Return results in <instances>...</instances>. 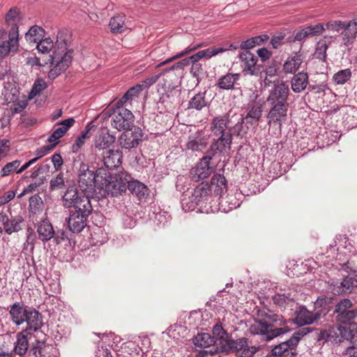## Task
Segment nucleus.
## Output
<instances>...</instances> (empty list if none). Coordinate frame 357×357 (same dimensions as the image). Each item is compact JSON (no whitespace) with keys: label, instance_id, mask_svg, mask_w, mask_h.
I'll return each mask as SVG.
<instances>
[{"label":"nucleus","instance_id":"33","mask_svg":"<svg viewBox=\"0 0 357 357\" xmlns=\"http://www.w3.org/2000/svg\"><path fill=\"white\" fill-rule=\"evenodd\" d=\"M213 335L214 339L216 338L219 342L218 345L215 347V352L221 351L225 345L231 340L229 333L223 328L221 323H217L213 328Z\"/></svg>","mask_w":357,"mask_h":357},{"label":"nucleus","instance_id":"42","mask_svg":"<svg viewBox=\"0 0 357 357\" xmlns=\"http://www.w3.org/2000/svg\"><path fill=\"white\" fill-rule=\"evenodd\" d=\"M125 17L123 15H117L111 18L109 26L112 33L123 32Z\"/></svg>","mask_w":357,"mask_h":357},{"label":"nucleus","instance_id":"46","mask_svg":"<svg viewBox=\"0 0 357 357\" xmlns=\"http://www.w3.org/2000/svg\"><path fill=\"white\" fill-rule=\"evenodd\" d=\"M245 122L244 118L242 115L240 116L237 122L234 125L231 126V139L233 136L240 137L243 138L247 133V129L243 126Z\"/></svg>","mask_w":357,"mask_h":357},{"label":"nucleus","instance_id":"18","mask_svg":"<svg viewBox=\"0 0 357 357\" xmlns=\"http://www.w3.org/2000/svg\"><path fill=\"white\" fill-rule=\"evenodd\" d=\"M19 31L18 28L14 25L10 29L8 34V40L3 41L0 44V58L6 56L10 51H16L18 43Z\"/></svg>","mask_w":357,"mask_h":357},{"label":"nucleus","instance_id":"28","mask_svg":"<svg viewBox=\"0 0 357 357\" xmlns=\"http://www.w3.org/2000/svg\"><path fill=\"white\" fill-rule=\"evenodd\" d=\"M122 153L119 151L108 149L102 154V161L108 169H113L121 164Z\"/></svg>","mask_w":357,"mask_h":357},{"label":"nucleus","instance_id":"47","mask_svg":"<svg viewBox=\"0 0 357 357\" xmlns=\"http://www.w3.org/2000/svg\"><path fill=\"white\" fill-rule=\"evenodd\" d=\"M328 48V43L325 40H320L316 46L314 56L316 59L325 61L326 59V51Z\"/></svg>","mask_w":357,"mask_h":357},{"label":"nucleus","instance_id":"8","mask_svg":"<svg viewBox=\"0 0 357 357\" xmlns=\"http://www.w3.org/2000/svg\"><path fill=\"white\" fill-rule=\"evenodd\" d=\"M258 349L259 347L249 346L246 337H241L237 340L231 339L221 351L234 352L236 357H252Z\"/></svg>","mask_w":357,"mask_h":357},{"label":"nucleus","instance_id":"58","mask_svg":"<svg viewBox=\"0 0 357 357\" xmlns=\"http://www.w3.org/2000/svg\"><path fill=\"white\" fill-rule=\"evenodd\" d=\"M54 147H55V144H49V145L39 147L33 153V155H35V157H34L35 160H36V161H38L40 158L46 155Z\"/></svg>","mask_w":357,"mask_h":357},{"label":"nucleus","instance_id":"3","mask_svg":"<svg viewBox=\"0 0 357 357\" xmlns=\"http://www.w3.org/2000/svg\"><path fill=\"white\" fill-rule=\"evenodd\" d=\"M230 113L229 111L223 115L216 116L211 123V133L218 138L213 139L210 148L220 153H225L227 150H230L232 144Z\"/></svg>","mask_w":357,"mask_h":357},{"label":"nucleus","instance_id":"36","mask_svg":"<svg viewBox=\"0 0 357 357\" xmlns=\"http://www.w3.org/2000/svg\"><path fill=\"white\" fill-rule=\"evenodd\" d=\"M343 123L347 129L357 128V107L351 105L344 107Z\"/></svg>","mask_w":357,"mask_h":357},{"label":"nucleus","instance_id":"16","mask_svg":"<svg viewBox=\"0 0 357 357\" xmlns=\"http://www.w3.org/2000/svg\"><path fill=\"white\" fill-rule=\"evenodd\" d=\"M304 54L301 48L289 55L284 61L282 70L285 74H295L303 62Z\"/></svg>","mask_w":357,"mask_h":357},{"label":"nucleus","instance_id":"26","mask_svg":"<svg viewBox=\"0 0 357 357\" xmlns=\"http://www.w3.org/2000/svg\"><path fill=\"white\" fill-rule=\"evenodd\" d=\"M194 344L196 347L200 348H210L212 347V349L209 350H205L204 352L206 354L208 353L211 354H213L215 352L214 351L215 349V347L214 344H217L214 337H212L209 333H198L193 339Z\"/></svg>","mask_w":357,"mask_h":357},{"label":"nucleus","instance_id":"14","mask_svg":"<svg viewBox=\"0 0 357 357\" xmlns=\"http://www.w3.org/2000/svg\"><path fill=\"white\" fill-rule=\"evenodd\" d=\"M351 337V331L347 326H342L338 323L330 326L321 333V337L326 341L341 342L342 339L349 340Z\"/></svg>","mask_w":357,"mask_h":357},{"label":"nucleus","instance_id":"5","mask_svg":"<svg viewBox=\"0 0 357 357\" xmlns=\"http://www.w3.org/2000/svg\"><path fill=\"white\" fill-rule=\"evenodd\" d=\"M212 195L209 183L202 182L193 190L189 199H181V206L185 212L192 211L201 202L207 200L208 196Z\"/></svg>","mask_w":357,"mask_h":357},{"label":"nucleus","instance_id":"49","mask_svg":"<svg viewBox=\"0 0 357 357\" xmlns=\"http://www.w3.org/2000/svg\"><path fill=\"white\" fill-rule=\"evenodd\" d=\"M190 72L192 76L196 79L197 85H198L205 74L202 64L199 62L192 61Z\"/></svg>","mask_w":357,"mask_h":357},{"label":"nucleus","instance_id":"25","mask_svg":"<svg viewBox=\"0 0 357 357\" xmlns=\"http://www.w3.org/2000/svg\"><path fill=\"white\" fill-rule=\"evenodd\" d=\"M75 122V121L73 118H68L59 122L56 125L59 126V127L54 130L48 137L47 142L56 146L59 143V139L66 133L68 130L74 125Z\"/></svg>","mask_w":357,"mask_h":357},{"label":"nucleus","instance_id":"11","mask_svg":"<svg viewBox=\"0 0 357 357\" xmlns=\"http://www.w3.org/2000/svg\"><path fill=\"white\" fill-rule=\"evenodd\" d=\"M353 303L347 298L338 302L335 307V320L338 324H347L357 317V310L352 309Z\"/></svg>","mask_w":357,"mask_h":357},{"label":"nucleus","instance_id":"19","mask_svg":"<svg viewBox=\"0 0 357 357\" xmlns=\"http://www.w3.org/2000/svg\"><path fill=\"white\" fill-rule=\"evenodd\" d=\"M208 144L207 138L202 132H196L189 135L186 149L192 152L202 151Z\"/></svg>","mask_w":357,"mask_h":357},{"label":"nucleus","instance_id":"63","mask_svg":"<svg viewBox=\"0 0 357 357\" xmlns=\"http://www.w3.org/2000/svg\"><path fill=\"white\" fill-rule=\"evenodd\" d=\"M155 220L158 223H167L172 220V217L167 211H160L155 214Z\"/></svg>","mask_w":357,"mask_h":357},{"label":"nucleus","instance_id":"40","mask_svg":"<svg viewBox=\"0 0 357 357\" xmlns=\"http://www.w3.org/2000/svg\"><path fill=\"white\" fill-rule=\"evenodd\" d=\"M274 304L281 308H286L287 307H292L295 303L294 296L290 293L286 294H277L273 297Z\"/></svg>","mask_w":357,"mask_h":357},{"label":"nucleus","instance_id":"32","mask_svg":"<svg viewBox=\"0 0 357 357\" xmlns=\"http://www.w3.org/2000/svg\"><path fill=\"white\" fill-rule=\"evenodd\" d=\"M294 76L291 80V87L294 92H303L309 84V76L306 72L301 71L298 73L293 74Z\"/></svg>","mask_w":357,"mask_h":357},{"label":"nucleus","instance_id":"22","mask_svg":"<svg viewBox=\"0 0 357 357\" xmlns=\"http://www.w3.org/2000/svg\"><path fill=\"white\" fill-rule=\"evenodd\" d=\"M28 307L20 302H15L10 306L9 314L15 325L20 326L25 323Z\"/></svg>","mask_w":357,"mask_h":357},{"label":"nucleus","instance_id":"54","mask_svg":"<svg viewBox=\"0 0 357 357\" xmlns=\"http://www.w3.org/2000/svg\"><path fill=\"white\" fill-rule=\"evenodd\" d=\"M45 347V339L36 340L32 343L30 352L36 357H42L44 356L43 349Z\"/></svg>","mask_w":357,"mask_h":357},{"label":"nucleus","instance_id":"27","mask_svg":"<svg viewBox=\"0 0 357 357\" xmlns=\"http://www.w3.org/2000/svg\"><path fill=\"white\" fill-rule=\"evenodd\" d=\"M345 26L342 31V41L345 46L354 43L357 36V17L349 22H345Z\"/></svg>","mask_w":357,"mask_h":357},{"label":"nucleus","instance_id":"4","mask_svg":"<svg viewBox=\"0 0 357 357\" xmlns=\"http://www.w3.org/2000/svg\"><path fill=\"white\" fill-rule=\"evenodd\" d=\"M73 50H68L65 40H57L55 43V48L52 55H50L49 61L52 65H54L48 73V77L54 79L60 74L65 72L73 60Z\"/></svg>","mask_w":357,"mask_h":357},{"label":"nucleus","instance_id":"62","mask_svg":"<svg viewBox=\"0 0 357 357\" xmlns=\"http://www.w3.org/2000/svg\"><path fill=\"white\" fill-rule=\"evenodd\" d=\"M192 59H190V56L188 58H185L182 59L181 61L175 63L173 64L170 68L166 69V71L169 70H174L175 69H183L185 66H189L190 64L192 65Z\"/></svg>","mask_w":357,"mask_h":357},{"label":"nucleus","instance_id":"1","mask_svg":"<svg viewBox=\"0 0 357 357\" xmlns=\"http://www.w3.org/2000/svg\"><path fill=\"white\" fill-rule=\"evenodd\" d=\"M287 322L282 315L267 309H261L257 310L250 331L252 334L260 335L262 340L270 341L290 331L287 326Z\"/></svg>","mask_w":357,"mask_h":357},{"label":"nucleus","instance_id":"2","mask_svg":"<svg viewBox=\"0 0 357 357\" xmlns=\"http://www.w3.org/2000/svg\"><path fill=\"white\" fill-rule=\"evenodd\" d=\"M90 197L79 190L75 185H69L62 196L66 208L73 207L66 218L67 223H86L92 212Z\"/></svg>","mask_w":357,"mask_h":357},{"label":"nucleus","instance_id":"23","mask_svg":"<svg viewBox=\"0 0 357 357\" xmlns=\"http://www.w3.org/2000/svg\"><path fill=\"white\" fill-rule=\"evenodd\" d=\"M210 190L214 196L222 197L227 191V182L222 174H215L211 179Z\"/></svg>","mask_w":357,"mask_h":357},{"label":"nucleus","instance_id":"53","mask_svg":"<svg viewBox=\"0 0 357 357\" xmlns=\"http://www.w3.org/2000/svg\"><path fill=\"white\" fill-rule=\"evenodd\" d=\"M354 287H357V275L355 278L347 276L343 279V289L342 291L339 289L337 294L351 293Z\"/></svg>","mask_w":357,"mask_h":357},{"label":"nucleus","instance_id":"34","mask_svg":"<svg viewBox=\"0 0 357 357\" xmlns=\"http://www.w3.org/2000/svg\"><path fill=\"white\" fill-rule=\"evenodd\" d=\"M241 75L239 73H227L226 75L220 77L218 82L217 86L223 90H233L236 89V84L239 80Z\"/></svg>","mask_w":357,"mask_h":357},{"label":"nucleus","instance_id":"6","mask_svg":"<svg viewBox=\"0 0 357 357\" xmlns=\"http://www.w3.org/2000/svg\"><path fill=\"white\" fill-rule=\"evenodd\" d=\"M130 175L126 172L114 174L104 187L107 195L112 197L122 196L126 192Z\"/></svg>","mask_w":357,"mask_h":357},{"label":"nucleus","instance_id":"31","mask_svg":"<svg viewBox=\"0 0 357 357\" xmlns=\"http://www.w3.org/2000/svg\"><path fill=\"white\" fill-rule=\"evenodd\" d=\"M325 28L321 23L313 26H308L298 31L294 36L295 41H303L309 37L320 35L324 32Z\"/></svg>","mask_w":357,"mask_h":357},{"label":"nucleus","instance_id":"60","mask_svg":"<svg viewBox=\"0 0 357 357\" xmlns=\"http://www.w3.org/2000/svg\"><path fill=\"white\" fill-rule=\"evenodd\" d=\"M224 50L220 46H215L203 50L204 59H208L218 54L223 53Z\"/></svg>","mask_w":357,"mask_h":357},{"label":"nucleus","instance_id":"59","mask_svg":"<svg viewBox=\"0 0 357 357\" xmlns=\"http://www.w3.org/2000/svg\"><path fill=\"white\" fill-rule=\"evenodd\" d=\"M345 22L340 20L330 21L326 24V28L328 30L339 32L344 30Z\"/></svg>","mask_w":357,"mask_h":357},{"label":"nucleus","instance_id":"24","mask_svg":"<svg viewBox=\"0 0 357 357\" xmlns=\"http://www.w3.org/2000/svg\"><path fill=\"white\" fill-rule=\"evenodd\" d=\"M25 319V323L27 324L25 330H29L30 332L38 331L43 325L42 315L35 308L28 307Z\"/></svg>","mask_w":357,"mask_h":357},{"label":"nucleus","instance_id":"35","mask_svg":"<svg viewBox=\"0 0 357 357\" xmlns=\"http://www.w3.org/2000/svg\"><path fill=\"white\" fill-rule=\"evenodd\" d=\"M116 137L109 134L106 130H101V131L96 136L95 138V147L99 150L107 149L115 142Z\"/></svg>","mask_w":357,"mask_h":357},{"label":"nucleus","instance_id":"30","mask_svg":"<svg viewBox=\"0 0 357 357\" xmlns=\"http://www.w3.org/2000/svg\"><path fill=\"white\" fill-rule=\"evenodd\" d=\"M128 190L139 200L147 198L149 195V189L143 183L137 180L130 178L128 181Z\"/></svg>","mask_w":357,"mask_h":357},{"label":"nucleus","instance_id":"20","mask_svg":"<svg viewBox=\"0 0 357 357\" xmlns=\"http://www.w3.org/2000/svg\"><path fill=\"white\" fill-rule=\"evenodd\" d=\"M238 57L242 63L241 67L245 75H255L257 57L250 51H244L239 54Z\"/></svg>","mask_w":357,"mask_h":357},{"label":"nucleus","instance_id":"57","mask_svg":"<svg viewBox=\"0 0 357 357\" xmlns=\"http://www.w3.org/2000/svg\"><path fill=\"white\" fill-rule=\"evenodd\" d=\"M89 130L90 129L88 128V126H86V130L84 132H82V134L77 137V138L75 140V142L72 146V151L73 153L78 152L79 150L80 149V148L84 144L85 139L86 138L89 137L88 136V133L89 132Z\"/></svg>","mask_w":357,"mask_h":357},{"label":"nucleus","instance_id":"7","mask_svg":"<svg viewBox=\"0 0 357 357\" xmlns=\"http://www.w3.org/2000/svg\"><path fill=\"white\" fill-rule=\"evenodd\" d=\"M79 187L84 194L93 198L96 192V176L94 171L90 170L88 165L82 163L79 173Z\"/></svg>","mask_w":357,"mask_h":357},{"label":"nucleus","instance_id":"50","mask_svg":"<svg viewBox=\"0 0 357 357\" xmlns=\"http://www.w3.org/2000/svg\"><path fill=\"white\" fill-rule=\"evenodd\" d=\"M202 45H195V46H189L188 47H186L183 51H182L180 53H178L176 54V55L172 56V57H169L168 59H167L166 60H165L164 61H162L160 62V63H158L157 65V67H160L162 66H164L167 63H169L177 59H180L187 54H188L189 53H190L191 52L197 50V48L200 47Z\"/></svg>","mask_w":357,"mask_h":357},{"label":"nucleus","instance_id":"61","mask_svg":"<svg viewBox=\"0 0 357 357\" xmlns=\"http://www.w3.org/2000/svg\"><path fill=\"white\" fill-rule=\"evenodd\" d=\"M46 88V83L40 79H38L35 81L32 89L30 92V96L32 98L36 96L38 93L41 92Z\"/></svg>","mask_w":357,"mask_h":357},{"label":"nucleus","instance_id":"55","mask_svg":"<svg viewBox=\"0 0 357 357\" xmlns=\"http://www.w3.org/2000/svg\"><path fill=\"white\" fill-rule=\"evenodd\" d=\"M351 77L350 69L347 68L341 70L333 75V80L337 84H343L347 82Z\"/></svg>","mask_w":357,"mask_h":357},{"label":"nucleus","instance_id":"21","mask_svg":"<svg viewBox=\"0 0 357 357\" xmlns=\"http://www.w3.org/2000/svg\"><path fill=\"white\" fill-rule=\"evenodd\" d=\"M33 334L29 330H23L17 334L16 342L14 347V351L19 356H24L27 352L29 340L31 339Z\"/></svg>","mask_w":357,"mask_h":357},{"label":"nucleus","instance_id":"17","mask_svg":"<svg viewBox=\"0 0 357 357\" xmlns=\"http://www.w3.org/2000/svg\"><path fill=\"white\" fill-rule=\"evenodd\" d=\"M294 323L299 326L310 325L320 318L319 312L309 311L305 307L301 306L295 312Z\"/></svg>","mask_w":357,"mask_h":357},{"label":"nucleus","instance_id":"44","mask_svg":"<svg viewBox=\"0 0 357 357\" xmlns=\"http://www.w3.org/2000/svg\"><path fill=\"white\" fill-rule=\"evenodd\" d=\"M44 33L45 30L41 26L34 25L29 29V31L25 35V38L26 40L37 43L41 39Z\"/></svg>","mask_w":357,"mask_h":357},{"label":"nucleus","instance_id":"64","mask_svg":"<svg viewBox=\"0 0 357 357\" xmlns=\"http://www.w3.org/2000/svg\"><path fill=\"white\" fill-rule=\"evenodd\" d=\"M52 162L56 170H59L63 163V158L59 153H54L52 158Z\"/></svg>","mask_w":357,"mask_h":357},{"label":"nucleus","instance_id":"12","mask_svg":"<svg viewBox=\"0 0 357 357\" xmlns=\"http://www.w3.org/2000/svg\"><path fill=\"white\" fill-rule=\"evenodd\" d=\"M289 86L283 81H274L271 89L268 91V95L266 101L268 105L275 103H288L287 100L289 96Z\"/></svg>","mask_w":357,"mask_h":357},{"label":"nucleus","instance_id":"48","mask_svg":"<svg viewBox=\"0 0 357 357\" xmlns=\"http://www.w3.org/2000/svg\"><path fill=\"white\" fill-rule=\"evenodd\" d=\"M181 91L175 88L167 90L160 98L162 102H169L174 103L179 100Z\"/></svg>","mask_w":357,"mask_h":357},{"label":"nucleus","instance_id":"52","mask_svg":"<svg viewBox=\"0 0 357 357\" xmlns=\"http://www.w3.org/2000/svg\"><path fill=\"white\" fill-rule=\"evenodd\" d=\"M37 43V49L43 54L49 53L54 47L53 40L50 37L41 38Z\"/></svg>","mask_w":357,"mask_h":357},{"label":"nucleus","instance_id":"38","mask_svg":"<svg viewBox=\"0 0 357 357\" xmlns=\"http://www.w3.org/2000/svg\"><path fill=\"white\" fill-rule=\"evenodd\" d=\"M262 105L255 104L251 106L244 118L246 123H257L262 116Z\"/></svg>","mask_w":357,"mask_h":357},{"label":"nucleus","instance_id":"15","mask_svg":"<svg viewBox=\"0 0 357 357\" xmlns=\"http://www.w3.org/2000/svg\"><path fill=\"white\" fill-rule=\"evenodd\" d=\"M271 109L267 114L268 124H279L285 121L287 118L288 103H275L270 105Z\"/></svg>","mask_w":357,"mask_h":357},{"label":"nucleus","instance_id":"37","mask_svg":"<svg viewBox=\"0 0 357 357\" xmlns=\"http://www.w3.org/2000/svg\"><path fill=\"white\" fill-rule=\"evenodd\" d=\"M206 95V91L195 94L188 101V109L201 111L203 108L207 107L208 102Z\"/></svg>","mask_w":357,"mask_h":357},{"label":"nucleus","instance_id":"29","mask_svg":"<svg viewBox=\"0 0 357 357\" xmlns=\"http://www.w3.org/2000/svg\"><path fill=\"white\" fill-rule=\"evenodd\" d=\"M42 205V201L38 196H34L30 198L29 200V213H30V221L33 222L34 221L37 223H46L43 219V211L40 209V206Z\"/></svg>","mask_w":357,"mask_h":357},{"label":"nucleus","instance_id":"13","mask_svg":"<svg viewBox=\"0 0 357 357\" xmlns=\"http://www.w3.org/2000/svg\"><path fill=\"white\" fill-rule=\"evenodd\" d=\"M143 136V131L139 127L132 126L121 135L120 144L123 148L130 149L139 145Z\"/></svg>","mask_w":357,"mask_h":357},{"label":"nucleus","instance_id":"10","mask_svg":"<svg viewBox=\"0 0 357 357\" xmlns=\"http://www.w3.org/2000/svg\"><path fill=\"white\" fill-rule=\"evenodd\" d=\"M220 151L209 148L206 153V155L190 171V176L193 181L195 182L199 181L207 178L211 174L212 167L210 165V161Z\"/></svg>","mask_w":357,"mask_h":357},{"label":"nucleus","instance_id":"43","mask_svg":"<svg viewBox=\"0 0 357 357\" xmlns=\"http://www.w3.org/2000/svg\"><path fill=\"white\" fill-rule=\"evenodd\" d=\"M53 225H38V237L43 241L50 240L55 234Z\"/></svg>","mask_w":357,"mask_h":357},{"label":"nucleus","instance_id":"9","mask_svg":"<svg viewBox=\"0 0 357 357\" xmlns=\"http://www.w3.org/2000/svg\"><path fill=\"white\" fill-rule=\"evenodd\" d=\"M135 116L128 109L123 107V105L116 104V108L113 112L112 126L119 131L128 130L134 126Z\"/></svg>","mask_w":357,"mask_h":357},{"label":"nucleus","instance_id":"41","mask_svg":"<svg viewBox=\"0 0 357 357\" xmlns=\"http://www.w3.org/2000/svg\"><path fill=\"white\" fill-rule=\"evenodd\" d=\"M21 20L20 11L17 7H12L7 12L5 17L6 23L10 26V29L15 25L18 29V22Z\"/></svg>","mask_w":357,"mask_h":357},{"label":"nucleus","instance_id":"51","mask_svg":"<svg viewBox=\"0 0 357 357\" xmlns=\"http://www.w3.org/2000/svg\"><path fill=\"white\" fill-rule=\"evenodd\" d=\"M21 164V161L15 160L12 162L6 163L1 169L0 174L2 177L7 176L11 173H14L18 170V167Z\"/></svg>","mask_w":357,"mask_h":357},{"label":"nucleus","instance_id":"39","mask_svg":"<svg viewBox=\"0 0 357 357\" xmlns=\"http://www.w3.org/2000/svg\"><path fill=\"white\" fill-rule=\"evenodd\" d=\"M109 170L110 169H107L105 167H102L94 172L96 186H98L99 188L103 189L107 185V181H109V179H110V177L113 176L114 174H112Z\"/></svg>","mask_w":357,"mask_h":357},{"label":"nucleus","instance_id":"56","mask_svg":"<svg viewBox=\"0 0 357 357\" xmlns=\"http://www.w3.org/2000/svg\"><path fill=\"white\" fill-rule=\"evenodd\" d=\"M65 186V180L62 172L52 178L50 181V190L51 191L61 190Z\"/></svg>","mask_w":357,"mask_h":357},{"label":"nucleus","instance_id":"45","mask_svg":"<svg viewBox=\"0 0 357 357\" xmlns=\"http://www.w3.org/2000/svg\"><path fill=\"white\" fill-rule=\"evenodd\" d=\"M142 90V85L140 84H137L130 88L126 92V93L121 97V98L117 102L118 105H123L129 100L132 99L134 97H137Z\"/></svg>","mask_w":357,"mask_h":357}]
</instances>
